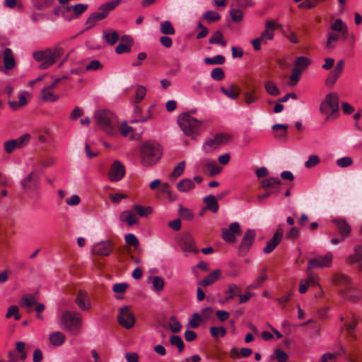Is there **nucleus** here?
<instances>
[{
	"mask_svg": "<svg viewBox=\"0 0 362 362\" xmlns=\"http://www.w3.org/2000/svg\"><path fill=\"white\" fill-rule=\"evenodd\" d=\"M65 53L62 43L57 44L53 49L36 51L33 54V58L40 63V69H47L57 63Z\"/></svg>",
	"mask_w": 362,
	"mask_h": 362,
	"instance_id": "nucleus-1",
	"label": "nucleus"
},
{
	"mask_svg": "<svg viewBox=\"0 0 362 362\" xmlns=\"http://www.w3.org/2000/svg\"><path fill=\"white\" fill-rule=\"evenodd\" d=\"M321 114L325 115V120L336 119L339 115V97L336 92H329L321 101L319 107Z\"/></svg>",
	"mask_w": 362,
	"mask_h": 362,
	"instance_id": "nucleus-2",
	"label": "nucleus"
},
{
	"mask_svg": "<svg viewBox=\"0 0 362 362\" xmlns=\"http://www.w3.org/2000/svg\"><path fill=\"white\" fill-rule=\"evenodd\" d=\"M141 163L144 165L151 166L156 164L162 156L160 145L153 141L143 144L140 148Z\"/></svg>",
	"mask_w": 362,
	"mask_h": 362,
	"instance_id": "nucleus-3",
	"label": "nucleus"
},
{
	"mask_svg": "<svg viewBox=\"0 0 362 362\" xmlns=\"http://www.w3.org/2000/svg\"><path fill=\"white\" fill-rule=\"evenodd\" d=\"M95 119L106 134L115 135L117 132V119L114 113L108 110H98L95 113Z\"/></svg>",
	"mask_w": 362,
	"mask_h": 362,
	"instance_id": "nucleus-4",
	"label": "nucleus"
},
{
	"mask_svg": "<svg viewBox=\"0 0 362 362\" xmlns=\"http://www.w3.org/2000/svg\"><path fill=\"white\" fill-rule=\"evenodd\" d=\"M121 0H112L100 6L98 11L92 13L86 21V29H90L95 23L105 19L109 13L114 10L119 4Z\"/></svg>",
	"mask_w": 362,
	"mask_h": 362,
	"instance_id": "nucleus-5",
	"label": "nucleus"
},
{
	"mask_svg": "<svg viewBox=\"0 0 362 362\" xmlns=\"http://www.w3.org/2000/svg\"><path fill=\"white\" fill-rule=\"evenodd\" d=\"M177 122L185 135L192 136L199 134L203 122L184 112L178 117Z\"/></svg>",
	"mask_w": 362,
	"mask_h": 362,
	"instance_id": "nucleus-6",
	"label": "nucleus"
},
{
	"mask_svg": "<svg viewBox=\"0 0 362 362\" xmlns=\"http://www.w3.org/2000/svg\"><path fill=\"white\" fill-rule=\"evenodd\" d=\"M64 329L73 334H77L81 325V316L79 313L66 310L62 314Z\"/></svg>",
	"mask_w": 362,
	"mask_h": 362,
	"instance_id": "nucleus-7",
	"label": "nucleus"
},
{
	"mask_svg": "<svg viewBox=\"0 0 362 362\" xmlns=\"http://www.w3.org/2000/svg\"><path fill=\"white\" fill-rule=\"evenodd\" d=\"M19 305L21 308L26 310L27 312L33 310L36 311V317L37 319L42 320L43 316L42 313L45 310V305L41 303H38L34 295L25 294L21 298Z\"/></svg>",
	"mask_w": 362,
	"mask_h": 362,
	"instance_id": "nucleus-8",
	"label": "nucleus"
},
{
	"mask_svg": "<svg viewBox=\"0 0 362 362\" xmlns=\"http://www.w3.org/2000/svg\"><path fill=\"white\" fill-rule=\"evenodd\" d=\"M117 322L123 327L129 329L134 327L136 317L131 310V307L125 305L121 307L118 310Z\"/></svg>",
	"mask_w": 362,
	"mask_h": 362,
	"instance_id": "nucleus-9",
	"label": "nucleus"
},
{
	"mask_svg": "<svg viewBox=\"0 0 362 362\" xmlns=\"http://www.w3.org/2000/svg\"><path fill=\"white\" fill-rule=\"evenodd\" d=\"M176 241L184 252L198 253L199 249L196 247L195 240L192 235L189 233H183L177 238Z\"/></svg>",
	"mask_w": 362,
	"mask_h": 362,
	"instance_id": "nucleus-10",
	"label": "nucleus"
},
{
	"mask_svg": "<svg viewBox=\"0 0 362 362\" xmlns=\"http://www.w3.org/2000/svg\"><path fill=\"white\" fill-rule=\"evenodd\" d=\"M329 29L341 34L343 40H348L351 45H354L356 36L354 33H349L347 25L341 19L335 20L329 27Z\"/></svg>",
	"mask_w": 362,
	"mask_h": 362,
	"instance_id": "nucleus-11",
	"label": "nucleus"
},
{
	"mask_svg": "<svg viewBox=\"0 0 362 362\" xmlns=\"http://www.w3.org/2000/svg\"><path fill=\"white\" fill-rule=\"evenodd\" d=\"M256 237V232L254 229H247L238 247V253L240 257H245L250 251L254 244Z\"/></svg>",
	"mask_w": 362,
	"mask_h": 362,
	"instance_id": "nucleus-12",
	"label": "nucleus"
},
{
	"mask_svg": "<svg viewBox=\"0 0 362 362\" xmlns=\"http://www.w3.org/2000/svg\"><path fill=\"white\" fill-rule=\"evenodd\" d=\"M231 135L225 133H217L214 138L209 139L204 144L206 151H213L218 147L229 142Z\"/></svg>",
	"mask_w": 362,
	"mask_h": 362,
	"instance_id": "nucleus-13",
	"label": "nucleus"
},
{
	"mask_svg": "<svg viewBox=\"0 0 362 362\" xmlns=\"http://www.w3.org/2000/svg\"><path fill=\"white\" fill-rule=\"evenodd\" d=\"M333 255L329 252L325 255H320L315 258L311 259L308 262V271L315 267H330L332 264Z\"/></svg>",
	"mask_w": 362,
	"mask_h": 362,
	"instance_id": "nucleus-14",
	"label": "nucleus"
},
{
	"mask_svg": "<svg viewBox=\"0 0 362 362\" xmlns=\"http://www.w3.org/2000/svg\"><path fill=\"white\" fill-rule=\"evenodd\" d=\"M339 292L344 298L353 303L359 301L362 297L361 290L351 284L348 287L340 288Z\"/></svg>",
	"mask_w": 362,
	"mask_h": 362,
	"instance_id": "nucleus-15",
	"label": "nucleus"
},
{
	"mask_svg": "<svg viewBox=\"0 0 362 362\" xmlns=\"http://www.w3.org/2000/svg\"><path fill=\"white\" fill-rule=\"evenodd\" d=\"M113 250V243L110 240L95 243L92 248V254L100 257L110 255Z\"/></svg>",
	"mask_w": 362,
	"mask_h": 362,
	"instance_id": "nucleus-16",
	"label": "nucleus"
},
{
	"mask_svg": "<svg viewBox=\"0 0 362 362\" xmlns=\"http://www.w3.org/2000/svg\"><path fill=\"white\" fill-rule=\"evenodd\" d=\"M223 93L231 100L239 98L247 105L255 103L258 98L255 92H223Z\"/></svg>",
	"mask_w": 362,
	"mask_h": 362,
	"instance_id": "nucleus-17",
	"label": "nucleus"
},
{
	"mask_svg": "<svg viewBox=\"0 0 362 362\" xmlns=\"http://www.w3.org/2000/svg\"><path fill=\"white\" fill-rule=\"evenodd\" d=\"M240 233V226L238 222H233L230 224L229 228L222 229V238L228 243H235L236 241V234Z\"/></svg>",
	"mask_w": 362,
	"mask_h": 362,
	"instance_id": "nucleus-18",
	"label": "nucleus"
},
{
	"mask_svg": "<svg viewBox=\"0 0 362 362\" xmlns=\"http://www.w3.org/2000/svg\"><path fill=\"white\" fill-rule=\"evenodd\" d=\"M125 175L124 166L118 160H115L111 165L108 172L109 179L112 182H117L122 179Z\"/></svg>",
	"mask_w": 362,
	"mask_h": 362,
	"instance_id": "nucleus-19",
	"label": "nucleus"
},
{
	"mask_svg": "<svg viewBox=\"0 0 362 362\" xmlns=\"http://www.w3.org/2000/svg\"><path fill=\"white\" fill-rule=\"evenodd\" d=\"M284 230L281 226H279L275 231L273 237L267 243L266 247L264 248L263 252L269 254L274 250L276 247L280 243L282 240Z\"/></svg>",
	"mask_w": 362,
	"mask_h": 362,
	"instance_id": "nucleus-20",
	"label": "nucleus"
},
{
	"mask_svg": "<svg viewBox=\"0 0 362 362\" xmlns=\"http://www.w3.org/2000/svg\"><path fill=\"white\" fill-rule=\"evenodd\" d=\"M344 66V60L341 59L337 63L334 69L329 73L327 80L326 85L327 88H332L334 84L336 83L338 78L341 74Z\"/></svg>",
	"mask_w": 362,
	"mask_h": 362,
	"instance_id": "nucleus-21",
	"label": "nucleus"
},
{
	"mask_svg": "<svg viewBox=\"0 0 362 362\" xmlns=\"http://www.w3.org/2000/svg\"><path fill=\"white\" fill-rule=\"evenodd\" d=\"M39 176L37 172H31L21 181V185L25 190L35 191L38 185Z\"/></svg>",
	"mask_w": 362,
	"mask_h": 362,
	"instance_id": "nucleus-22",
	"label": "nucleus"
},
{
	"mask_svg": "<svg viewBox=\"0 0 362 362\" xmlns=\"http://www.w3.org/2000/svg\"><path fill=\"white\" fill-rule=\"evenodd\" d=\"M336 226L342 240L346 238L351 230V226L349 223L344 218H337L332 221Z\"/></svg>",
	"mask_w": 362,
	"mask_h": 362,
	"instance_id": "nucleus-23",
	"label": "nucleus"
},
{
	"mask_svg": "<svg viewBox=\"0 0 362 362\" xmlns=\"http://www.w3.org/2000/svg\"><path fill=\"white\" fill-rule=\"evenodd\" d=\"M75 302L83 311H87L91 308V303L88 293L83 290L78 291Z\"/></svg>",
	"mask_w": 362,
	"mask_h": 362,
	"instance_id": "nucleus-24",
	"label": "nucleus"
},
{
	"mask_svg": "<svg viewBox=\"0 0 362 362\" xmlns=\"http://www.w3.org/2000/svg\"><path fill=\"white\" fill-rule=\"evenodd\" d=\"M276 25L273 21H268L266 22L264 30L259 37L262 40V43L266 44L268 40L274 38V30Z\"/></svg>",
	"mask_w": 362,
	"mask_h": 362,
	"instance_id": "nucleus-25",
	"label": "nucleus"
},
{
	"mask_svg": "<svg viewBox=\"0 0 362 362\" xmlns=\"http://www.w3.org/2000/svg\"><path fill=\"white\" fill-rule=\"evenodd\" d=\"M3 62L5 69L11 70L16 66V61L12 50L5 48L3 51Z\"/></svg>",
	"mask_w": 362,
	"mask_h": 362,
	"instance_id": "nucleus-26",
	"label": "nucleus"
},
{
	"mask_svg": "<svg viewBox=\"0 0 362 362\" xmlns=\"http://www.w3.org/2000/svg\"><path fill=\"white\" fill-rule=\"evenodd\" d=\"M332 283L334 285L341 286V288H343L348 287L351 284V279L344 274L335 273L332 276Z\"/></svg>",
	"mask_w": 362,
	"mask_h": 362,
	"instance_id": "nucleus-27",
	"label": "nucleus"
},
{
	"mask_svg": "<svg viewBox=\"0 0 362 362\" xmlns=\"http://www.w3.org/2000/svg\"><path fill=\"white\" fill-rule=\"evenodd\" d=\"M359 262H362V245H356L354 247V253L349 255L346 259V263L348 264Z\"/></svg>",
	"mask_w": 362,
	"mask_h": 362,
	"instance_id": "nucleus-28",
	"label": "nucleus"
},
{
	"mask_svg": "<svg viewBox=\"0 0 362 362\" xmlns=\"http://www.w3.org/2000/svg\"><path fill=\"white\" fill-rule=\"evenodd\" d=\"M221 276V270L216 269L211 272L204 279L200 281L198 284L202 286H208L216 281Z\"/></svg>",
	"mask_w": 362,
	"mask_h": 362,
	"instance_id": "nucleus-29",
	"label": "nucleus"
},
{
	"mask_svg": "<svg viewBox=\"0 0 362 362\" xmlns=\"http://www.w3.org/2000/svg\"><path fill=\"white\" fill-rule=\"evenodd\" d=\"M242 290L241 288L237 286L236 284H230L228 285V290L225 291L226 297L221 301V303H225L228 302L231 299H233L235 296L240 295Z\"/></svg>",
	"mask_w": 362,
	"mask_h": 362,
	"instance_id": "nucleus-30",
	"label": "nucleus"
},
{
	"mask_svg": "<svg viewBox=\"0 0 362 362\" xmlns=\"http://www.w3.org/2000/svg\"><path fill=\"white\" fill-rule=\"evenodd\" d=\"M204 203L206 206L204 209L216 213L218 210V204L216 197L214 195H209L204 198Z\"/></svg>",
	"mask_w": 362,
	"mask_h": 362,
	"instance_id": "nucleus-31",
	"label": "nucleus"
},
{
	"mask_svg": "<svg viewBox=\"0 0 362 362\" xmlns=\"http://www.w3.org/2000/svg\"><path fill=\"white\" fill-rule=\"evenodd\" d=\"M341 37V34L335 33L330 29L327 32V41L325 47L328 49H332L335 47L334 42L338 41Z\"/></svg>",
	"mask_w": 362,
	"mask_h": 362,
	"instance_id": "nucleus-32",
	"label": "nucleus"
},
{
	"mask_svg": "<svg viewBox=\"0 0 362 362\" xmlns=\"http://www.w3.org/2000/svg\"><path fill=\"white\" fill-rule=\"evenodd\" d=\"M195 187L194 181L191 179H183L177 184V189L180 192H187Z\"/></svg>",
	"mask_w": 362,
	"mask_h": 362,
	"instance_id": "nucleus-33",
	"label": "nucleus"
},
{
	"mask_svg": "<svg viewBox=\"0 0 362 362\" xmlns=\"http://www.w3.org/2000/svg\"><path fill=\"white\" fill-rule=\"evenodd\" d=\"M221 167L218 166L216 163H207L204 165V172L209 176H214L221 171Z\"/></svg>",
	"mask_w": 362,
	"mask_h": 362,
	"instance_id": "nucleus-34",
	"label": "nucleus"
},
{
	"mask_svg": "<svg viewBox=\"0 0 362 362\" xmlns=\"http://www.w3.org/2000/svg\"><path fill=\"white\" fill-rule=\"evenodd\" d=\"M120 219L122 221H126L128 226H133L139 221L135 214L130 211H125L122 212L120 216Z\"/></svg>",
	"mask_w": 362,
	"mask_h": 362,
	"instance_id": "nucleus-35",
	"label": "nucleus"
},
{
	"mask_svg": "<svg viewBox=\"0 0 362 362\" xmlns=\"http://www.w3.org/2000/svg\"><path fill=\"white\" fill-rule=\"evenodd\" d=\"M65 341V336L63 333L60 332H53L49 336V341L54 346H60Z\"/></svg>",
	"mask_w": 362,
	"mask_h": 362,
	"instance_id": "nucleus-36",
	"label": "nucleus"
},
{
	"mask_svg": "<svg viewBox=\"0 0 362 362\" xmlns=\"http://www.w3.org/2000/svg\"><path fill=\"white\" fill-rule=\"evenodd\" d=\"M209 42L210 44H219L222 47H225L226 45V42L223 40V33L219 30L216 31L212 35L209 40Z\"/></svg>",
	"mask_w": 362,
	"mask_h": 362,
	"instance_id": "nucleus-37",
	"label": "nucleus"
},
{
	"mask_svg": "<svg viewBox=\"0 0 362 362\" xmlns=\"http://www.w3.org/2000/svg\"><path fill=\"white\" fill-rule=\"evenodd\" d=\"M27 104V99L25 94L21 93L18 95V101H8V105L13 110H17Z\"/></svg>",
	"mask_w": 362,
	"mask_h": 362,
	"instance_id": "nucleus-38",
	"label": "nucleus"
},
{
	"mask_svg": "<svg viewBox=\"0 0 362 362\" xmlns=\"http://www.w3.org/2000/svg\"><path fill=\"white\" fill-rule=\"evenodd\" d=\"M310 64V59L308 57L304 56L297 57L294 62V65L296 66L295 68L300 69L301 71L306 69Z\"/></svg>",
	"mask_w": 362,
	"mask_h": 362,
	"instance_id": "nucleus-39",
	"label": "nucleus"
},
{
	"mask_svg": "<svg viewBox=\"0 0 362 362\" xmlns=\"http://www.w3.org/2000/svg\"><path fill=\"white\" fill-rule=\"evenodd\" d=\"M160 31L165 35H173L175 30L170 21H165L160 24Z\"/></svg>",
	"mask_w": 362,
	"mask_h": 362,
	"instance_id": "nucleus-40",
	"label": "nucleus"
},
{
	"mask_svg": "<svg viewBox=\"0 0 362 362\" xmlns=\"http://www.w3.org/2000/svg\"><path fill=\"white\" fill-rule=\"evenodd\" d=\"M358 324V320L355 316H352L351 322L349 324H346V329L347 332L348 337L350 339H355L356 335L354 334V329Z\"/></svg>",
	"mask_w": 362,
	"mask_h": 362,
	"instance_id": "nucleus-41",
	"label": "nucleus"
},
{
	"mask_svg": "<svg viewBox=\"0 0 362 362\" xmlns=\"http://www.w3.org/2000/svg\"><path fill=\"white\" fill-rule=\"evenodd\" d=\"M185 168V162L181 161L175 167L173 172L170 175V178L171 180H175L178 177H180L184 172Z\"/></svg>",
	"mask_w": 362,
	"mask_h": 362,
	"instance_id": "nucleus-42",
	"label": "nucleus"
},
{
	"mask_svg": "<svg viewBox=\"0 0 362 362\" xmlns=\"http://www.w3.org/2000/svg\"><path fill=\"white\" fill-rule=\"evenodd\" d=\"M170 343L177 348L179 352H182L185 348V344L182 338L178 335H172L170 337Z\"/></svg>",
	"mask_w": 362,
	"mask_h": 362,
	"instance_id": "nucleus-43",
	"label": "nucleus"
},
{
	"mask_svg": "<svg viewBox=\"0 0 362 362\" xmlns=\"http://www.w3.org/2000/svg\"><path fill=\"white\" fill-rule=\"evenodd\" d=\"M134 119L132 120L131 123H136V122H146L148 119V117H144L142 116V110L141 108L138 106L137 105H134Z\"/></svg>",
	"mask_w": 362,
	"mask_h": 362,
	"instance_id": "nucleus-44",
	"label": "nucleus"
},
{
	"mask_svg": "<svg viewBox=\"0 0 362 362\" xmlns=\"http://www.w3.org/2000/svg\"><path fill=\"white\" fill-rule=\"evenodd\" d=\"M301 74L302 71L298 68H293L291 70V74L289 78V83L291 87H293L298 83V81L300 80Z\"/></svg>",
	"mask_w": 362,
	"mask_h": 362,
	"instance_id": "nucleus-45",
	"label": "nucleus"
},
{
	"mask_svg": "<svg viewBox=\"0 0 362 362\" xmlns=\"http://www.w3.org/2000/svg\"><path fill=\"white\" fill-rule=\"evenodd\" d=\"M134 210L141 217L148 216L149 214H152L153 209L151 206H143L141 205H135Z\"/></svg>",
	"mask_w": 362,
	"mask_h": 362,
	"instance_id": "nucleus-46",
	"label": "nucleus"
},
{
	"mask_svg": "<svg viewBox=\"0 0 362 362\" xmlns=\"http://www.w3.org/2000/svg\"><path fill=\"white\" fill-rule=\"evenodd\" d=\"M103 38L106 40V42L110 45H114L117 41L119 40V35L117 32L112 31L110 33H104Z\"/></svg>",
	"mask_w": 362,
	"mask_h": 362,
	"instance_id": "nucleus-47",
	"label": "nucleus"
},
{
	"mask_svg": "<svg viewBox=\"0 0 362 362\" xmlns=\"http://www.w3.org/2000/svg\"><path fill=\"white\" fill-rule=\"evenodd\" d=\"M225 57L221 54H218L214 57H206L204 62L206 64H223L225 63Z\"/></svg>",
	"mask_w": 362,
	"mask_h": 362,
	"instance_id": "nucleus-48",
	"label": "nucleus"
},
{
	"mask_svg": "<svg viewBox=\"0 0 362 362\" xmlns=\"http://www.w3.org/2000/svg\"><path fill=\"white\" fill-rule=\"evenodd\" d=\"M39 98L45 102H54L59 98V95L54 92H40Z\"/></svg>",
	"mask_w": 362,
	"mask_h": 362,
	"instance_id": "nucleus-49",
	"label": "nucleus"
},
{
	"mask_svg": "<svg viewBox=\"0 0 362 362\" xmlns=\"http://www.w3.org/2000/svg\"><path fill=\"white\" fill-rule=\"evenodd\" d=\"M152 289L156 292L161 291L165 286L164 280L160 276H154L152 280Z\"/></svg>",
	"mask_w": 362,
	"mask_h": 362,
	"instance_id": "nucleus-50",
	"label": "nucleus"
},
{
	"mask_svg": "<svg viewBox=\"0 0 362 362\" xmlns=\"http://www.w3.org/2000/svg\"><path fill=\"white\" fill-rule=\"evenodd\" d=\"M226 329L223 327H211L210 334L214 338H218L219 337H224L226 334Z\"/></svg>",
	"mask_w": 362,
	"mask_h": 362,
	"instance_id": "nucleus-51",
	"label": "nucleus"
},
{
	"mask_svg": "<svg viewBox=\"0 0 362 362\" xmlns=\"http://www.w3.org/2000/svg\"><path fill=\"white\" fill-rule=\"evenodd\" d=\"M4 5L8 8H14L16 7L18 10L21 11L23 8V5L21 0H4Z\"/></svg>",
	"mask_w": 362,
	"mask_h": 362,
	"instance_id": "nucleus-52",
	"label": "nucleus"
},
{
	"mask_svg": "<svg viewBox=\"0 0 362 362\" xmlns=\"http://www.w3.org/2000/svg\"><path fill=\"white\" fill-rule=\"evenodd\" d=\"M168 327L170 330L174 333H177L180 331L182 326L179 321L176 319L175 316H172L170 318V322L168 323Z\"/></svg>",
	"mask_w": 362,
	"mask_h": 362,
	"instance_id": "nucleus-53",
	"label": "nucleus"
},
{
	"mask_svg": "<svg viewBox=\"0 0 362 362\" xmlns=\"http://www.w3.org/2000/svg\"><path fill=\"white\" fill-rule=\"evenodd\" d=\"M203 17L209 23L216 22L221 18L220 14L214 11H208L204 14Z\"/></svg>",
	"mask_w": 362,
	"mask_h": 362,
	"instance_id": "nucleus-54",
	"label": "nucleus"
},
{
	"mask_svg": "<svg viewBox=\"0 0 362 362\" xmlns=\"http://www.w3.org/2000/svg\"><path fill=\"white\" fill-rule=\"evenodd\" d=\"M202 321V318L199 313H194L192 317L189 320L188 326L191 328H197L200 322Z\"/></svg>",
	"mask_w": 362,
	"mask_h": 362,
	"instance_id": "nucleus-55",
	"label": "nucleus"
},
{
	"mask_svg": "<svg viewBox=\"0 0 362 362\" xmlns=\"http://www.w3.org/2000/svg\"><path fill=\"white\" fill-rule=\"evenodd\" d=\"M178 214L182 218L187 220H192L194 217V214L191 210L181 205L179 207Z\"/></svg>",
	"mask_w": 362,
	"mask_h": 362,
	"instance_id": "nucleus-56",
	"label": "nucleus"
},
{
	"mask_svg": "<svg viewBox=\"0 0 362 362\" xmlns=\"http://www.w3.org/2000/svg\"><path fill=\"white\" fill-rule=\"evenodd\" d=\"M272 129L274 131H276L278 129H283V132L277 134L276 136L281 139H285L287 134L288 125L283 124H276L272 126Z\"/></svg>",
	"mask_w": 362,
	"mask_h": 362,
	"instance_id": "nucleus-57",
	"label": "nucleus"
},
{
	"mask_svg": "<svg viewBox=\"0 0 362 362\" xmlns=\"http://www.w3.org/2000/svg\"><path fill=\"white\" fill-rule=\"evenodd\" d=\"M125 241L127 245L129 246H132L135 248H137L139 245V240L135 235L132 233H129L125 235Z\"/></svg>",
	"mask_w": 362,
	"mask_h": 362,
	"instance_id": "nucleus-58",
	"label": "nucleus"
},
{
	"mask_svg": "<svg viewBox=\"0 0 362 362\" xmlns=\"http://www.w3.org/2000/svg\"><path fill=\"white\" fill-rule=\"evenodd\" d=\"M320 162V158L316 155H311L308 157L305 163V166L307 168H311L317 165Z\"/></svg>",
	"mask_w": 362,
	"mask_h": 362,
	"instance_id": "nucleus-59",
	"label": "nucleus"
},
{
	"mask_svg": "<svg viewBox=\"0 0 362 362\" xmlns=\"http://www.w3.org/2000/svg\"><path fill=\"white\" fill-rule=\"evenodd\" d=\"M268 278V276L263 273L260 276H259L252 284H250L247 288L248 289H255L258 288L262 285V284L267 280Z\"/></svg>",
	"mask_w": 362,
	"mask_h": 362,
	"instance_id": "nucleus-60",
	"label": "nucleus"
},
{
	"mask_svg": "<svg viewBox=\"0 0 362 362\" xmlns=\"http://www.w3.org/2000/svg\"><path fill=\"white\" fill-rule=\"evenodd\" d=\"M13 315L16 320H19L21 318V315L18 314V308L16 305H11L8 308L6 317L10 318Z\"/></svg>",
	"mask_w": 362,
	"mask_h": 362,
	"instance_id": "nucleus-61",
	"label": "nucleus"
},
{
	"mask_svg": "<svg viewBox=\"0 0 362 362\" xmlns=\"http://www.w3.org/2000/svg\"><path fill=\"white\" fill-rule=\"evenodd\" d=\"M4 150L7 153H12L16 148H18L17 142L14 139L8 140L4 144Z\"/></svg>",
	"mask_w": 362,
	"mask_h": 362,
	"instance_id": "nucleus-62",
	"label": "nucleus"
},
{
	"mask_svg": "<svg viewBox=\"0 0 362 362\" xmlns=\"http://www.w3.org/2000/svg\"><path fill=\"white\" fill-rule=\"evenodd\" d=\"M353 163L351 157H343L337 160L336 163L340 168H346L350 166Z\"/></svg>",
	"mask_w": 362,
	"mask_h": 362,
	"instance_id": "nucleus-63",
	"label": "nucleus"
},
{
	"mask_svg": "<svg viewBox=\"0 0 362 362\" xmlns=\"http://www.w3.org/2000/svg\"><path fill=\"white\" fill-rule=\"evenodd\" d=\"M230 16L233 21L238 23L243 19V13L239 9L233 8L230 11Z\"/></svg>",
	"mask_w": 362,
	"mask_h": 362,
	"instance_id": "nucleus-64",
	"label": "nucleus"
}]
</instances>
